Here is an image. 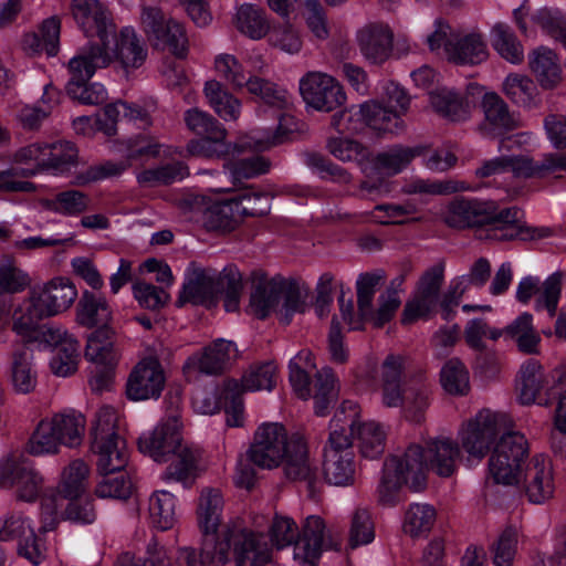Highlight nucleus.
Wrapping results in <instances>:
<instances>
[{"label": "nucleus", "instance_id": "603ef678", "mask_svg": "<svg viewBox=\"0 0 566 566\" xmlns=\"http://www.w3.org/2000/svg\"><path fill=\"white\" fill-rule=\"evenodd\" d=\"M503 90L514 104L524 108H536L541 104L538 90L526 75L510 74L503 83Z\"/></svg>", "mask_w": 566, "mask_h": 566}, {"label": "nucleus", "instance_id": "b1692460", "mask_svg": "<svg viewBox=\"0 0 566 566\" xmlns=\"http://www.w3.org/2000/svg\"><path fill=\"white\" fill-rule=\"evenodd\" d=\"M218 296L216 270L192 268L188 270L182 290L177 303L211 306Z\"/></svg>", "mask_w": 566, "mask_h": 566}, {"label": "nucleus", "instance_id": "c9c22d12", "mask_svg": "<svg viewBox=\"0 0 566 566\" xmlns=\"http://www.w3.org/2000/svg\"><path fill=\"white\" fill-rule=\"evenodd\" d=\"M84 355L96 366H116L120 354L115 345V332L109 326L92 332L87 336Z\"/></svg>", "mask_w": 566, "mask_h": 566}, {"label": "nucleus", "instance_id": "c03bdc74", "mask_svg": "<svg viewBox=\"0 0 566 566\" xmlns=\"http://www.w3.org/2000/svg\"><path fill=\"white\" fill-rule=\"evenodd\" d=\"M112 319V310L102 295L85 291L77 304V321L86 327L108 326Z\"/></svg>", "mask_w": 566, "mask_h": 566}, {"label": "nucleus", "instance_id": "f8f14e48", "mask_svg": "<svg viewBox=\"0 0 566 566\" xmlns=\"http://www.w3.org/2000/svg\"><path fill=\"white\" fill-rule=\"evenodd\" d=\"M46 144L33 143L21 147L13 157L23 168H12L0 171V190L6 192H34L36 186L33 182L15 179L17 176L32 177L46 171Z\"/></svg>", "mask_w": 566, "mask_h": 566}, {"label": "nucleus", "instance_id": "1a4fd4ad", "mask_svg": "<svg viewBox=\"0 0 566 566\" xmlns=\"http://www.w3.org/2000/svg\"><path fill=\"white\" fill-rule=\"evenodd\" d=\"M292 434L282 423L264 422L254 432L247 457L253 465L263 470H273L281 465L282 459L290 449Z\"/></svg>", "mask_w": 566, "mask_h": 566}, {"label": "nucleus", "instance_id": "f03ea898", "mask_svg": "<svg viewBox=\"0 0 566 566\" xmlns=\"http://www.w3.org/2000/svg\"><path fill=\"white\" fill-rule=\"evenodd\" d=\"M444 222L452 228H486V237L496 241H537L553 235L548 227H528L521 221L515 207L501 209L495 201L457 198L444 212Z\"/></svg>", "mask_w": 566, "mask_h": 566}, {"label": "nucleus", "instance_id": "393cba45", "mask_svg": "<svg viewBox=\"0 0 566 566\" xmlns=\"http://www.w3.org/2000/svg\"><path fill=\"white\" fill-rule=\"evenodd\" d=\"M159 154V145L145 137L129 139L127 143L126 158L119 161L107 160L87 170L86 181H95L108 177H115L125 171L132 161L155 157Z\"/></svg>", "mask_w": 566, "mask_h": 566}, {"label": "nucleus", "instance_id": "c85d7f7f", "mask_svg": "<svg viewBox=\"0 0 566 566\" xmlns=\"http://www.w3.org/2000/svg\"><path fill=\"white\" fill-rule=\"evenodd\" d=\"M422 146H402L395 145L376 155L373 166H364L363 172L369 179L374 171L382 172L387 176H394L406 169L409 164L423 153Z\"/></svg>", "mask_w": 566, "mask_h": 566}, {"label": "nucleus", "instance_id": "ea45409f", "mask_svg": "<svg viewBox=\"0 0 566 566\" xmlns=\"http://www.w3.org/2000/svg\"><path fill=\"white\" fill-rule=\"evenodd\" d=\"M276 365L273 361H265L252 365L243 374L240 384L237 380H229L227 382V390L237 391L241 387L243 391H271L276 385Z\"/></svg>", "mask_w": 566, "mask_h": 566}, {"label": "nucleus", "instance_id": "bf43d9fd", "mask_svg": "<svg viewBox=\"0 0 566 566\" xmlns=\"http://www.w3.org/2000/svg\"><path fill=\"white\" fill-rule=\"evenodd\" d=\"M491 41L494 50L507 62L520 64L524 60L523 45L509 25L496 23L491 30Z\"/></svg>", "mask_w": 566, "mask_h": 566}, {"label": "nucleus", "instance_id": "9b49d317", "mask_svg": "<svg viewBox=\"0 0 566 566\" xmlns=\"http://www.w3.org/2000/svg\"><path fill=\"white\" fill-rule=\"evenodd\" d=\"M286 479L305 484L308 496L315 499L323 485L321 473L315 460L310 457L308 447L303 436L292 433L290 449L282 459Z\"/></svg>", "mask_w": 566, "mask_h": 566}, {"label": "nucleus", "instance_id": "5701e85b", "mask_svg": "<svg viewBox=\"0 0 566 566\" xmlns=\"http://www.w3.org/2000/svg\"><path fill=\"white\" fill-rule=\"evenodd\" d=\"M181 437L177 418L159 423L151 432L138 439L139 450L157 462L167 461V455L180 448Z\"/></svg>", "mask_w": 566, "mask_h": 566}, {"label": "nucleus", "instance_id": "423d86ee", "mask_svg": "<svg viewBox=\"0 0 566 566\" xmlns=\"http://www.w3.org/2000/svg\"><path fill=\"white\" fill-rule=\"evenodd\" d=\"M90 472V467L82 459H75L63 468L56 491L50 490L41 500V531H53L59 524L61 497L76 500L85 493Z\"/></svg>", "mask_w": 566, "mask_h": 566}, {"label": "nucleus", "instance_id": "4468645a", "mask_svg": "<svg viewBox=\"0 0 566 566\" xmlns=\"http://www.w3.org/2000/svg\"><path fill=\"white\" fill-rule=\"evenodd\" d=\"M44 479L27 460L7 459L0 463V488L14 489L15 499L35 502L43 490Z\"/></svg>", "mask_w": 566, "mask_h": 566}, {"label": "nucleus", "instance_id": "58836bf2", "mask_svg": "<svg viewBox=\"0 0 566 566\" xmlns=\"http://www.w3.org/2000/svg\"><path fill=\"white\" fill-rule=\"evenodd\" d=\"M203 94L209 106L226 122H234L241 114V101L217 80L205 83Z\"/></svg>", "mask_w": 566, "mask_h": 566}, {"label": "nucleus", "instance_id": "a18cd8bd", "mask_svg": "<svg viewBox=\"0 0 566 566\" xmlns=\"http://www.w3.org/2000/svg\"><path fill=\"white\" fill-rule=\"evenodd\" d=\"M90 203V197L75 189L63 190L41 200L44 210L63 217H77L88 209Z\"/></svg>", "mask_w": 566, "mask_h": 566}, {"label": "nucleus", "instance_id": "6e6552de", "mask_svg": "<svg viewBox=\"0 0 566 566\" xmlns=\"http://www.w3.org/2000/svg\"><path fill=\"white\" fill-rule=\"evenodd\" d=\"M527 457L528 443L524 434L503 431L489 459V472L499 484H517Z\"/></svg>", "mask_w": 566, "mask_h": 566}, {"label": "nucleus", "instance_id": "412c9836", "mask_svg": "<svg viewBox=\"0 0 566 566\" xmlns=\"http://www.w3.org/2000/svg\"><path fill=\"white\" fill-rule=\"evenodd\" d=\"M18 539V553L32 565L44 559L42 544L39 542L31 521L21 513H12L0 523V541Z\"/></svg>", "mask_w": 566, "mask_h": 566}, {"label": "nucleus", "instance_id": "473e14b6", "mask_svg": "<svg viewBox=\"0 0 566 566\" xmlns=\"http://www.w3.org/2000/svg\"><path fill=\"white\" fill-rule=\"evenodd\" d=\"M448 59L459 64H479L488 59L489 51L483 35L479 32L454 35L446 44Z\"/></svg>", "mask_w": 566, "mask_h": 566}, {"label": "nucleus", "instance_id": "4be33fe9", "mask_svg": "<svg viewBox=\"0 0 566 566\" xmlns=\"http://www.w3.org/2000/svg\"><path fill=\"white\" fill-rule=\"evenodd\" d=\"M102 50L109 52V64L118 61L124 69H138L147 56V50L132 27H125L119 34L111 35L107 43H103Z\"/></svg>", "mask_w": 566, "mask_h": 566}, {"label": "nucleus", "instance_id": "69168bd1", "mask_svg": "<svg viewBox=\"0 0 566 566\" xmlns=\"http://www.w3.org/2000/svg\"><path fill=\"white\" fill-rule=\"evenodd\" d=\"M518 531L515 526H506L492 543L490 552L495 566H512L517 553Z\"/></svg>", "mask_w": 566, "mask_h": 566}, {"label": "nucleus", "instance_id": "9d476101", "mask_svg": "<svg viewBox=\"0 0 566 566\" xmlns=\"http://www.w3.org/2000/svg\"><path fill=\"white\" fill-rule=\"evenodd\" d=\"M140 24L156 48H168L180 59L187 55L188 39L184 27L172 19H167L159 8L144 6Z\"/></svg>", "mask_w": 566, "mask_h": 566}, {"label": "nucleus", "instance_id": "4c0bfd02", "mask_svg": "<svg viewBox=\"0 0 566 566\" xmlns=\"http://www.w3.org/2000/svg\"><path fill=\"white\" fill-rule=\"evenodd\" d=\"M172 460L161 474L165 482H178L185 488H190L197 478L198 461L200 452L197 449L180 443L175 452H171Z\"/></svg>", "mask_w": 566, "mask_h": 566}, {"label": "nucleus", "instance_id": "3c124183", "mask_svg": "<svg viewBox=\"0 0 566 566\" xmlns=\"http://www.w3.org/2000/svg\"><path fill=\"white\" fill-rule=\"evenodd\" d=\"M436 518L437 512L432 505L412 503L403 514L402 532L412 538L426 536L433 527Z\"/></svg>", "mask_w": 566, "mask_h": 566}, {"label": "nucleus", "instance_id": "bb28decb", "mask_svg": "<svg viewBox=\"0 0 566 566\" xmlns=\"http://www.w3.org/2000/svg\"><path fill=\"white\" fill-rule=\"evenodd\" d=\"M432 385L428 377L419 373L405 381V399L401 411L406 419L421 422L432 402Z\"/></svg>", "mask_w": 566, "mask_h": 566}, {"label": "nucleus", "instance_id": "7ed1b4c3", "mask_svg": "<svg viewBox=\"0 0 566 566\" xmlns=\"http://www.w3.org/2000/svg\"><path fill=\"white\" fill-rule=\"evenodd\" d=\"M76 297L77 290L67 279L55 277L42 286H34L13 312V331L29 335L40 321L69 310Z\"/></svg>", "mask_w": 566, "mask_h": 566}, {"label": "nucleus", "instance_id": "dca6fc26", "mask_svg": "<svg viewBox=\"0 0 566 566\" xmlns=\"http://www.w3.org/2000/svg\"><path fill=\"white\" fill-rule=\"evenodd\" d=\"M300 92L306 105L319 112H332L346 101L343 86L322 72H307L300 80Z\"/></svg>", "mask_w": 566, "mask_h": 566}, {"label": "nucleus", "instance_id": "20e7f679", "mask_svg": "<svg viewBox=\"0 0 566 566\" xmlns=\"http://www.w3.org/2000/svg\"><path fill=\"white\" fill-rule=\"evenodd\" d=\"M272 547L283 549L294 544L293 557L300 565L317 566L321 554L327 548L324 521L316 515L308 516L300 532L293 518L275 515L269 527Z\"/></svg>", "mask_w": 566, "mask_h": 566}, {"label": "nucleus", "instance_id": "aec40b11", "mask_svg": "<svg viewBox=\"0 0 566 566\" xmlns=\"http://www.w3.org/2000/svg\"><path fill=\"white\" fill-rule=\"evenodd\" d=\"M564 276L562 271L554 272L544 282H541L537 276H525L517 284L516 300L527 304L532 296L537 294L535 310H546L548 316L554 317L562 295Z\"/></svg>", "mask_w": 566, "mask_h": 566}, {"label": "nucleus", "instance_id": "e433bc0d", "mask_svg": "<svg viewBox=\"0 0 566 566\" xmlns=\"http://www.w3.org/2000/svg\"><path fill=\"white\" fill-rule=\"evenodd\" d=\"M509 171L515 177L539 178V160L534 161L527 156H501L484 161L475 174L478 177L486 178Z\"/></svg>", "mask_w": 566, "mask_h": 566}, {"label": "nucleus", "instance_id": "f3484780", "mask_svg": "<svg viewBox=\"0 0 566 566\" xmlns=\"http://www.w3.org/2000/svg\"><path fill=\"white\" fill-rule=\"evenodd\" d=\"M166 377L160 361L153 356L140 359L130 370L126 381V396L132 401L158 399L165 388Z\"/></svg>", "mask_w": 566, "mask_h": 566}, {"label": "nucleus", "instance_id": "de8ad7c7", "mask_svg": "<svg viewBox=\"0 0 566 566\" xmlns=\"http://www.w3.org/2000/svg\"><path fill=\"white\" fill-rule=\"evenodd\" d=\"M324 478L329 484L348 485L354 481V451L337 453L334 450L324 452Z\"/></svg>", "mask_w": 566, "mask_h": 566}, {"label": "nucleus", "instance_id": "2f4dec72", "mask_svg": "<svg viewBox=\"0 0 566 566\" xmlns=\"http://www.w3.org/2000/svg\"><path fill=\"white\" fill-rule=\"evenodd\" d=\"M109 52L103 51L98 44L83 46L67 64L71 75L69 82L87 83L97 69H105L109 65Z\"/></svg>", "mask_w": 566, "mask_h": 566}, {"label": "nucleus", "instance_id": "864d4df0", "mask_svg": "<svg viewBox=\"0 0 566 566\" xmlns=\"http://www.w3.org/2000/svg\"><path fill=\"white\" fill-rule=\"evenodd\" d=\"M80 361V344L71 335L64 337L55 346L50 367L53 374L67 377L77 370Z\"/></svg>", "mask_w": 566, "mask_h": 566}, {"label": "nucleus", "instance_id": "39448f33", "mask_svg": "<svg viewBox=\"0 0 566 566\" xmlns=\"http://www.w3.org/2000/svg\"><path fill=\"white\" fill-rule=\"evenodd\" d=\"M86 428L84 415L65 409L42 419L28 442L32 455L55 454L60 447L75 448L83 441Z\"/></svg>", "mask_w": 566, "mask_h": 566}, {"label": "nucleus", "instance_id": "cd10ccee", "mask_svg": "<svg viewBox=\"0 0 566 566\" xmlns=\"http://www.w3.org/2000/svg\"><path fill=\"white\" fill-rule=\"evenodd\" d=\"M394 34L388 25L369 23L357 32L361 54L371 63H382L391 54Z\"/></svg>", "mask_w": 566, "mask_h": 566}, {"label": "nucleus", "instance_id": "052dcab7", "mask_svg": "<svg viewBox=\"0 0 566 566\" xmlns=\"http://www.w3.org/2000/svg\"><path fill=\"white\" fill-rule=\"evenodd\" d=\"M31 358V352L27 347L13 353L11 381L18 392L28 394L35 387L36 375L32 367Z\"/></svg>", "mask_w": 566, "mask_h": 566}, {"label": "nucleus", "instance_id": "8fccbe9b", "mask_svg": "<svg viewBox=\"0 0 566 566\" xmlns=\"http://www.w3.org/2000/svg\"><path fill=\"white\" fill-rule=\"evenodd\" d=\"M227 130L219 135H206L200 138L190 139L186 146L187 151L195 157H202L208 159L224 158L231 153H241V146H231L226 142Z\"/></svg>", "mask_w": 566, "mask_h": 566}, {"label": "nucleus", "instance_id": "09e8293b", "mask_svg": "<svg viewBox=\"0 0 566 566\" xmlns=\"http://www.w3.org/2000/svg\"><path fill=\"white\" fill-rule=\"evenodd\" d=\"M548 380L538 360L528 359L520 369L518 399L523 405L534 403Z\"/></svg>", "mask_w": 566, "mask_h": 566}, {"label": "nucleus", "instance_id": "4d7b16f0", "mask_svg": "<svg viewBox=\"0 0 566 566\" xmlns=\"http://www.w3.org/2000/svg\"><path fill=\"white\" fill-rule=\"evenodd\" d=\"M240 222L237 206H233L231 199L211 205L203 214L206 228L212 231H232Z\"/></svg>", "mask_w": 566, "mask_h": 566}, {"label": "nucleus", "instance_id": "a19ab883", "mask_svg": "<svg viewBox=\"0 0 566 566\" xmlns=\"http://www.w3.org/2000/svg\"><path fill=\"white\" fill-rule=\"evenodd\" d=\"M359 114L366 125L374 130L382 133H397L402 129V114L387 105L377 102H365L359 107Z\"/></svg>", "mask_w": 566, "mask_h": 566}, {"label": "nucleus", "instance_id": "0e129e2a", "mask_svg": "<svg viewBox=\"0 0 566 566\" xmlns=\"http://www.w3.org/2000/svg\"><path fill=\"white\" fill-rule=\"evenodd\" d=\"M237 28L253 40L262 39L270 25L264 11L252 4H242L237 12Z\"/></svg>", "mask_w": 566, "mask_h": 566}, {"label": "nucleus", "instance_id": "72a5a7b5", "mask_svg": "<svg viewBox=\"0 0 566 566\" xmlns=\"http://www.w3.org/2000/svg\"><path fill=\"white\" fill-rule=\"evenodd\" d=\"M482 108L485 117L482 129L493 137L520 126L518 119L510 113L506 103L495 93H486L483 96Z\"/></svg>", "mask_w": 566, "mask_h": 566}, {"label": "nucleus", "instance_id": "a211bd4d", "mask_svg": "<svg viewBox=\"0 0 566 566\" xmlns=\"http://www.w3.org/2000/svg\"><path fill=\"white\" fill-rule=\"evenodd\" d=\"M72 14L86 38L97 39L91 44H106L115 34L116 25L111 12L97 0H73Z\"/></svg>", "mask_w": 566, "mask_h": 566}, {"label": "nucleus", "instance_id": "37998d69", "mask_svg": "<svg viewBox=\"0 0 566 566\" xmlns=\"http://www.w3.org/2000/svg\"><path fill=\"white\" fill-rule=\"evenodd\" d=\"M149 520L159 531L171 530L177 521V497L165 490L155 491L148 501Z\"/></svg>", "mask_w": 566, "mask_h": 566}, {"label": "nucleus", "instance_id": "774afa93", "mask_svg": "<svg viewBox=\"0 0 566 566\" xmlns=\"http://www.w3.org/2000/svg\"><path fill=\"white\" fill-rule=\"evenodd\" d=\"M531 19L542 32L566 45V15L560 10L543 8Z\"/></svg>", "mask_w": 566, "mask_h": 566}, {"label": "nucleus", "instance_id": "6e6d98bb", "mask_svg": "<svg viewBox=\"0 0 566 566\" xmlns=\"http://www.w3.org/2000/svg\"><path fill=\"white\" fill-rule=\"evenodd\" d=\"M307 297V287L298 284L296 281L282 279L279 311L284 324H290L295 313H303L305 311Z\"/></svg>", "mask_w": 566, "mask_h": 566}, {"label": "nucleus", "instance_id": "338daca9", "mask_svg": "<svg viewBox=\"0 0 566 566\" xmlns=\"http://www.w3.org/2000/svg\"><path fill=\"white\" fill-rule=\"evenodd\" d=\"M230 548L232 546L227 538V530L223 532L222 541H219L216 533H203L199 564L201 566H223L228 562Z\"/></svg>", "mask_w": 566, "mask_h": 566}, {"label": "nucleus", "instance_id": "5fc2aeb1", "mask_svg": "<svg viewBox=\"0 0 566 566\" xmlns=\"http://www.w3.org/2000/svg\"><path fill=\"white\" fill-rule=\"evenodd\" d=\"M223 500L219 490H202L198 503V524L202 533H216L220 523Z\"/></svg>", "mask_w": 566, "mask_h": 566}, {"label": "nucleus", "instance_id": "13d9d810", "mask_svg": "<svg viewBox=\"0 0 566 566\" xmlns=\"http://www.w3.org/2000/svg\"><path fill=\"white\" fill-rule=\"evenodd\" d=\"M356 428L361 455L371 460L379 458L386 447L387 433L384 426L370 420L359 423Z\"/></svg>", "mask_w": 566, "mask_h": 566}, {"label": "nucleus", "instance_id": "79ce46f5", "mask_svg": "<svg viewBox=\"0 0 566 566\" xmlns=\"http://www.w3.org/2000/svg\"><path fill=\"white\" fill-rule=\"evenodd\" d=\"M430 104L439 115L452 122L464 120L470 114L469 102L459 92L448 87L431 92Z\"/></svg>", "mask_w": 566, "mask_h": 566}, {"label": "nucleus", "instance_id": "2eb2a0df", "mask_svg": "<svg viewBox=\"0 0 566 566\" xmlns=\"http://www.w3.org/2000/svg\"><path fill=\"white\" fill-rule=\"evenodd\" d=\"M384 276L380 273H361L356 281L358 312H355L352 298L345 300L344 292L338 297L339 313L349 331H361L368 316L373 315L374 297Z\"/></svg>", "mask_w": 566, "mask_h": 566}, {"label": "nucleus", "instance_id": "7c9ffc66", "mask_svg": "<svg viewBox=\"0 0 566 566\" xmlns=\"http://www.w3.org/2000/svg\"><path fill=\"white\" fill-rule=\"evenodd\" d=\"M92 450L97 455V469L102 475L124 470L128 461L126 442L123 438H93Z\"/></svg>", "mask_w": 566, "mask_h": 566}, {"label": "nucleus", "instance_id": "c756f323", "mask_svg": "<svg viewBox=\"0 0 566 566\" xmlns=\"http://www.w3.org/2000/svg\"><path fill=\"white\" fill-rule=\"evenodd\" d=\"M405 370V358L388 355L381 364V403L386 408H401L405 399V385L401 377Z\"/></svg>", "mask_w": 566, "mask_h": 566}, {"label": "nucleus", "instance_id": "f257e3e1", "mask_svg": "<svg viewBox=\"0 0 566 566\" xmlns=\"http://www.w3.org/2000/svg\"><path fill=\"white\" fill-rule=\"evenodd\" d=\"M460 458L458 442L446 437L430 440L426 448L411 444L405 451L391 454L384 463L377 489L378 502L384 506H395L403 500V486L412 491L422 490L429 470L439 476H451Z\"/></svg>", "mask_w": 566, "mask_h": 566}, {"label": "nucleus", "instance_id": "f704fd0d", "mask_svg": "<svg viewBox=\"0 0 566 566\" xmlns=\"http://www.w3.org/2000/svg\"><path fill=\"white\" fill-rule=\"evenodd\" d=\"M528 65L544 90L556 88L563 81V70L556 53L545 46L533 50L528 55Z\"/></svg>", "mask_w": 566, "mask_h": 566}, {"label": "nucleus", "instance_id": "0eeeda50", "mask_svg": "<svg viewBox=\"0 0 566 566\" xmlns=\"http://www.w3.org/2000/svg\"><path fill=\"white\" fill-rule=\"evenodd\" d=\"M512 424L506 413L489 409L479 411L459 431V440L468 460L481 462L499 434Z\"/></svg>", "mask_w": 566, "mask_h": 566}, {"label": "nucleus", "instance_id": "a878e982", "mask_svg": "<svg viewBox=\"0 0 566 566\" xmlns=\"http://www.w3.org/2000/svg\"><path fill=\"white\" fill-rule=\"evenodd\" d=\"M525 493L530 502L541 504L551 499L555 485L551 461L542 454L533 457L525 471Z\"/></svg>", "mask_w": 566, "mask_h": 566}, {"label": "nucleus", "instance_id": "49530a36", "mask_svg": "<svg viewBox=\"0 0 566 566\" xmlns=\"http://www.w3.org/2000/svg\"><path fill=\"white\" fill-rule=\"evenodd\" d=\"M281 277L259 281L250 297V310L258 318H265L280 307Z\"/></svg>", "mask_w": 566, "mask_h": 566}, {"label": "nucleus", "instance_id": "6ab92c4d", "mask_svg": "<svg viewBox=\"0 0 566 566\" xmlns=\"http://www.w3.org/2000/svg\"><path fill=\"white\" fill-rule=\"evenodd\" d=\"M238 349L233 342L217 339L187 358L184 364V374L187 379H195L198 374L217 376L222 374L230 361L237 357Z\"/></svg>", "mask_w": 566, "mask_h": 566}, {"label": "nucleus", "instance_id": "e2e57ef3", "mask_svg": "<svg viewBox=\"0 0 566 566\" xmlns=\"http://www.w3.org/2000/svg\"><path fill=\"white\" fill-rule=\"evenodd\" d=\"M248 92L259 97L264 104L282 111L290 104L285 88L259 76H250L244 85Z\"/></svg>", "mask_w": 566, "mask_h": 566}, {"label": "nucleus", "instance_id": "680f3d73", "mask_svg": "<svg viewBox=\"0 0 566 566\" xmlns=\"http://www.w3.org/2000/svg\"><path fill=\"white\" fill-rule=\"evenodd\" d=\"M440 382L448 394L465 396L470 390L469 370L459 358H451L440 370Z\"/></svg>", "mask_w": 566, "mask_h": 566}, {"label": "nucleus", "instance_id": "ddd939ff", "mask_svg": "<svg viewBox=\"0 0 566 566\" xmlns=\"http://www.w3.org/2000/svg\"><path fill=\"white\" fill-rule=\"evenodd\" d=\"M235 566H276L273 548L262 533L233 525L227 528Z\"/></svg>", "mask_w": 566, "mask_h": 566}]
</instances>
